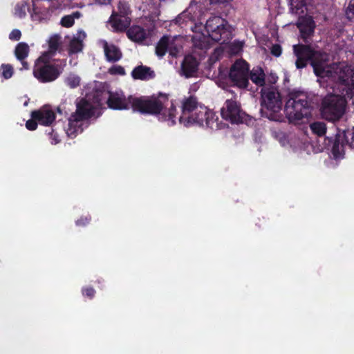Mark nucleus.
<instances>
[{
  "label": "nucleus",
  "instance_id": "49530a36",
  "mask_svg": "<svg viewBox=\"0 0 354 354\" xmlns=\"http://www.w3.org/2000/svg\"><path fill=\"white\" fill-rule=\"evenodd\" d=\"M227 0H210L212 4L223 3L226 2Z\"/></svg>",
  "mask_w": 354,
  "mask_h": 354
},
{
  "label": "nucleus",
  "instance_id": "c9c22d12",
  "mask_svg": "<svg viewBox=\"0 0 354 354\" xmlns=\"http://www.w3.org/2000/svg\"><path fill=\"white\" fill-rule=\"evenodd\" d=\"M83 296L88 297L90 299H93L95 295V290L93 287L87 286L82 289Z\"/></svg>",
  "mask_w": 354,
  "mask_h": 354
},
{
  "label": "nucleus",
  "instance_id": "39448f33",
  "mask_svg": "<svg viewBox=\"0 0 354 354\" xmlns=\"http://www.w3.org/2000/svg\"><path fill=\"white\" fill-rule=\"evenodd\" d=\"M261 112L268 118L279 120L282 110V100L277 86L266 84L261 88Z\"/></svg>",
  "mask_w": 354,
  "mask_h": 354
},
{
  "label": "nucleus",
  "instance_id": "603ef678",
  "mask_svg": "<svg viewBox=\"0 0 354 354\" xmlns=\"http://www.w3.org/2000/svg\"><path fill=\"white\" fill-rule=\"evenodd\" d=\"M248 82V80H246V79L245 78V84H244L245 88L247 87Z\"/></svg>",
  "mask_w": 354,
  "mask_h": 354
},
{
  "label": "nucleus",
  "instance_id": "a18cd8bd",
  "mask_svg": "<svg viewBox=\"0 0 354 354\" xmlns=\"http://www.w3.org/2000/svg\"><path fill=\"white\" fill-rule=\"evenodd\" d=\"M278 77L275 75H270V77L268 79V80L272 83V84H274L277 80Z\"/></svg>",
  "mask_w": 354,
  "mask_h": 354
},
{
  "label": "nucleus",
  "instance_id": "f257e3e1",
  "mask_svg": "<svg viewBox=\"0 0 354 354\" xmlns=\"http://www.w3.org/2000/svg\"><path fill=\"white\" fill-rule=\"evenodd\" d=\"M130 100L133 112L145 115L156 116L160 121L167 122L169 126L176 124L177 109L174 101H171L169 108L166 107L169 102L168 94L158 93L157 95L140 97L131 95Z\"/></svg>",
  "mask_w": 354,
  "mask_h": 354
},
{
  "label": "nucleus",
  "instance_id": "ea45409f",
  "mask_svg": "<svg viewBox=\"0 0 354 354\" xmlns=\"http://www.w3.org/2000/svg\"><path fill=\"white\" fill-rule=\"evenodd\" d=\"M21 32L18 29H14L9 35V39L13 41H19L21 39Z\"/></svg>",
  "mask_w": 354,
  "mask_h": 354
},
{
  "label": "nucleus",
  "instance_id": "473e14b6",
  "mask_svg": "<svg viewBox=\"0 0 354 354\" xmlns=\"http://www.w3.org/2000/svg\"><path fill=\"white\" fill-rule=\"evenodd\" d=\"M75 23L74 17L73 16L65 15L61 19L60 24L65 28H70L73 26Z\"/></svg>",
  "mask_w": 354,
  "mask_h": 354
},
{
  "label": "nucleus",
  "instance_id": "58836bf2",
  "mask_svg": "<svg viewBox=\"0 0 354 354\" xmlns=\"http://www.w3.org/2000/svg\"><path fill=\"white\" fill-rule=\"evenodd\" d=\"M282 53V48L279 44H273L270 48V53L274 57H279Z\"/></svg>",
  "mask_w": 354,
  "mask_h": 354
},
{
  "label": "nucleus",
  "instance_id": "f704fd0d",
  "mask_svg": "<svg viewBox=\"0 0 354 354\" xmlns=\"http://www.w3.org/2000/svg\"><path fill=\"white\" fill-rule=\"evenodd\" d=\"M311 0H290V5L296 9H299L310 3Z\"/></svg>",
  "mask_w": 354,
  "mask_h": 354
},
{
  "label": "nucleus",
  "instance_id": "7c9ffc66",
  "mask_svg": "<svg viewBox=\"0 0 354 354\" xmlns=\"http://www.w3.org/2000/svg\"><path fill=\"white\" fill-rule=\"evenodd\" d=\"M66 84L71 88L77 87L80 84V78L75 75H70L65 81Z\"/></svg>",
  "mask_w": 354,
  "mask_h": 354
},
{
  "label": "nucleus",
  "instance_id": "6ab92c4d",
  "mask_svg": "<svg viewBox=\"0 0 354 354\" xmlns=\"http://www.w3.org/2000/svg\"><path fill=\"white\" fill-rule=\"evenodd\" d=\"M103 48L106 59L109 62H116L122 57V53L119 47L113 44H109L107 41H104Z\"/></svg>",
  "mask_w": 354,
  "mask_h": 354
},
{
  "label": "nucleus",
  "instance_id": "cd10ccee",
  "mask_svg": "<svg viewBox=\"0 0 354 354\" xmlns=\"http://www.w3.org/2000/svg\"><path fill=\"white\" fill-rule=\"evenodd\" d=\"M312 131L319 136H324L326 132V125L322 122H313L310 125Z\"/></svg>",
  "mask_w": 354,
  "mask_h": 354
},
{
  "label": "nucleus",
  "instance_id": "4be33fe9",
  "mask_svg": "<svg viewBox=\"0 0 354 354\" xmlns=\"http://www.w3.org/2000/svg\"><path fill=\"white\" fill-rule=\"evenodd\" d=\"M126 33L130 40L136 43L143 41L147 36L145 29L136 25L129 27Z\"/></svg>",
  "mask_w": 354,
  "mask_h": 354
},
{
  "label": "nucleus",
  "instance_id": "c756f323",
  "mask_svg": "<svg viewBox=\"0 0 354 354\" xmlns=\"http://www.w3.org/2000/svg\"><path fill=\"white\" fill-rule=\"evenodd\" d=\"M1 76L6 79L12 77L14 73V68L10 64H2L0 67Z\"/></svg>",
  "mask_w": 354,
  "mask_h": 354
},
{
  "label": "nucleus",
  "instance_id": "4c0bfd02",
  "mask_svg": "<svg viewBox=\"0 0 354 354\" xmlns=\"http://www.w3.org/2000/svg\"><path fill=\"white\" fill-rule=\"evenodd\" d=\"M91 221V216L90 215L82 216L75 221V224L77 226L84 227L88 225Z\"/></svg>",
  "mask_w": 354,
  "mask_h": 354
},
{
  "label": "nucleus",
  "instance_id": "bb28decb",
  "mask_svg": "<svg viewBox=\"0 0 354 354\" xmlns=\"http://www.w3.org/2000/svg\"><path fill=\"white\" fill-rule=\"evenodd\" d=\"M60 37L57 35H55L51 37L48 40V52L45 53L46 57H48V55H54L57 50L59 44H60Z\"/></svg>",
  "mask_w": 354,
  "mask_h": 354
},
{
  "label": "nucleus",
  "instance_id": "c85d7f7f",
  "mask_svg": "<svg viewBox=\"0 0 354 354\" xmlns=\"http://www.w3.org/2000/svg\"><path fill=\"white\" fill-rule=\"evenodd\" d=\"M243 48V41H234L228 46V53L230 56L236 55Z\"/></svg>",
  "mask_w": 354,
  "mask_h": 354
},
{
  "label": "nucleus",
  "instance_id": "412c9836",
  "mask_svg": "<svg viewBox=\"0 0 354 354\" xmlns=\"http://www.w3.org/2000/svg\"><path fill=\"white\" fill-rule=\"evenodd\" d=\"M131 74L134 80H151L156 76L154 71L150 67L143 65L135 67Z\"/></svg>",
  "mask_w": 354,
  "mask_h": 354
},
{
  "label": "nucleus",
  "instance_id": "dca6fc26",
  "mask_svg": "<svg viewBox=\"0 0 354 354\" xmlns=\"http://www.w3.org/2000/svg\"><path fill=\"white\" fill-rule=\"evenodd\" d=\"M197 97L191 95L183 100L182 102L181 111L182 113L179 118V122H185L187 115H191L195 111L199 109Z\"/></svg>",
  "mask_w": 354,
  "mask_h": 354
},
{
  "label": "nucleus",
  "instance_id": "f03ea898",
  "mask_svg": "<svg viewBox=\"0 0 354 354\" xmlns=\"http://www.w3.org/2000/svg\"><path fill=\"white\" fill-rule=\"evenodd\" d=\"M66 65V59L50 62L46 54H43L35 61L33 75L39 82H51L60 76Z\"/></svg>",
  "mask_w": 354,
  "mask_h": 354
},
{
  "label": "nucleus",
  "instance_id": "4468645a",
  "mask_svg": "<svg viewBox=\"0 0 354 354\" xmlns=\"http://www.w3.org/2000/svg\"><path fill=\"white\" fill-rule=\"evenodd\" d=\"M30 116L38 120L43 126H50L55 120V113L50 105H44L37 110L31 112Z\"/></svg>",
  "mask_w": 354,
  "mask_h": 354
},
{
  "label": "nucleus",
  "instance_id": "423d86ee",
  "mask_svg": "<svg viewBox=\"0 0 354 354\" xmlns=\"http://www.w3.org/2000/svg\"><path fill=\"white\" fill-rule=\"evenodd\" d=\"M317 76L330 77L334 81L349 86L351 91L354 89V71L346 63H333L328 65L324 62Z\"/></svg>",
  "mask_w": 354,
  "mask_h": 354
},
{
  "label": "nucleus",
  "instance_id": "2f4dec72",
  "mask_svg": "<svg viewBox=\"0 0 354 354\" xmlns=\"http://www.w3.org/2000/svg\"><path fill=\"white\" fill-rule=\"evenodd\" d=\"M109 73L112 75H124L126 74L124 67L120 65H113L109 68Z\"/></svg>",
  "mask_w": 354,
  "mask_h": 354
},
{
  "label": "nucleus",
  "instance_id": "a878e982",
  "mask_svg": "<svg viewBox=\"0 0 354 354\" xmlns=\"http://www.w3.org/2000/svg\"><path fill=\"white\" fill-rule=\"evenodd\" d=\"M118 11L116 15L120 17H126L131 15V10L129 4L124 0H120L117 6Z\"/></svg>",
  "mask_w": 354,
  "mask_h": 354
},
{
  "label": "nucleus",
  "instance_id": "b1692460",
  "mask_svg": "<svg viewBox=\"0 0 354 354\" xmlns=\"http://www.w3.org/2000/svg\"><path fill=\"white\" fill-rule=\"evenodd\" d=\"M169 42V37L167 35L162 36L156 46V54L158 57L162 58L165 55Z\"/></svg>",
  "mask_w": 354,
  "mask_h": 354
},
{
  "label": "nucleus",
  "instance_id": "e433bc0d",
  "mask_svg": "<svg viewBox=\"0 0 354 354\" xmlns=\"http://www.w3.org/2000/svg\"><path fill=\"white\" fill-rule=\"evenodd\" d=\"M38 120L35 119L33 117L26 121V127L29 131H35L38 127Z\"/></svg>",
  "mask_w": 354,
  "mask_h": 354
},
{
  "label": "nucleus",
  "instance_id": "5701e85b",
  "mask_svg": "<svg viewBox=\"0 0 354 354\" xmlns=\"http://www.w3.org/2000/svg\"><path fill=\"white\" fill-rule=\"evenodd\" d=\"M110 91L107 90L104 85L95 88L93 91V102L98 105H102L104 102L106 103Z\"/></svg>",
  "mask_w": 354,
  "mask_h": 354
},
{
  "label": "nucleus",
  "instance_id": "a19ab883",
  "mask_svg": "<svg viewBox=\"0 0 354 354\" xmlns=\"http://www.w3.org/2000/svg\"><path fill=\"white\" fill-rule=\"evenodd\" d=\"M82 44L79 41H72L71 43V49L74 53H77L82 50Z\"/></svg>",
  "mask_w": 354,
  "mask_h": 354
},
{
  "label": "nucleus",
  "instance_id": "aec40b11",
  "mask_svg": "<svg viewBox=\"0 0 354 354\" xmlns=\"http://www.w3.org/2000/svg\"><path fill=\"white\" fill-rule=\"evenodd\" d=\"M29 52V46L26 43L20 42L17 44L14 53L17 59L20 61L22 64V68L21 70L29 69V64L26 61V57L28 56Z\"/></svg>",
  "mask_w": 354,
  "mask_h": 354
},
{
  "label": "nucleus",
  "instance_id": "72a5a7b5",
  "mask_svg": "<svg viewBox=\"0 0 354 354\" xmlns=\"http://www.w3.org/2000/svg\"><path fill=\"white\" fill-rule=\"evenodd\" d=\"M26 4H17L15 6V15L19 17V18H24L26 15Z\"/></svg>",
  "mask_w": 354,
  "mask_h": 354
},
{
  "label": "nucleus",
  "instance_id": "864d4df0",
  "mask_svg": "<svg viewBox=\"0 0 354 354\" xmlns=\"http://www.w3.org/2000/svg\"><path fill=\"white\" fill-rule=\"evenodd\" d=\"M57 111L58 113H62V110H61L60 107H57Z\"/></svg>",
  "mask_w": 354,
  "mask_h": 354
},
{
  "label": "nucleus",
  "instance_id": "8fccbe9b",
  "mask_svg": "<svg viewBox=\"0 0 354 354\" xmlns=\"http://www.w3.org/2000/svg\"><path fill=\"white\" fill-rule=\"evenodd\" d=\"M244 65H245V71H248L249 70V65H248V64L246 62H245Z\"/></svg>",
  "mask_w": 354,
  "mask_h": 354
},
{
  "label": "nucleus",
  "instance_id": "c03bdc74",
  "mask_svg": "<svg viewBox=\"0 0 354 354\" xmlns=\"http://www.w3.org/2000/svg\"><path fill=\"white\" fill-rule=\"evenodd\" d=\"M95 1L101 5H107L111 3V0H95Z\"/></svg>",
  "mask_w": 354,
  "mask_h": 354
},
{
  "label": "nucleus",
  "instance_id": "6e6552de",
  "mask_svg": "<svg viewBox=\"0 0 354 354\" xmlns=\"http://www.w3.org/2000/svg\"><path fill=\"white\" fill-rule=\"evenodd\" d=\"M346 104L347 102L344 97L334 94L327 95L322 101V117L328 121H338L344 115Z\"/></svg>",
  "mask_w": 354,
  "mask_h": 354
},
{
  "label": "nucleus",
  "instance_id": "37998d69",
  "mask_svg": "<svg viewBox=\"0 0 354 354\" xmlns=\"http://www.w3.org/2000/svg\"><path fill=\"white\" fill-rule=\"evenodd\" d=\"M348 10L350 12H352L354 15V0H351L349 6L348 7Z\"/></svg>",
  "mask_w": 354,
  "mask_h": 354
},
{
  "label": "nucleus",
  "instance_id": "20e7f679",
  "mask_svg": "<svg viewBox=\"0 0 354 354\" xmlns=\"http://www.w3.org/2000/svg\"><path fill=\"white\" fill-rule=\"evenodd\" d=\"M95 108L94 105L85 98H81L76 103V111L68 118L66 133L71 138L83 131L82 122L94 116Z\"/></svg>",
  "mask_w": 354,
  "mask_h": 354
},
{
  "label": "nucleus",
  "instance_id": "393cba45",
  "mask_svg": "<svg viewBox=\"0 0 354 354\" xmlns=\"http://www.w3.org/2000/svg\"><path fill=\"white\" fill-rule=\"evenodd\" d=\"M250 78L257 85L263 86L266 85L265 74L261 68L257 67V68H253L250 73Z\"/></svg>",
  "mask_w": 354,
  "mask_h": 354
},
{
  "label": "nucleus",
  "instance_id": "0eeeda50",
  "mask_svg": "<svg viewBox=\"0 0 354 354\" xmlns=\"http://www.w3.org/2000/svg\"><path fill=\"white\" fill-rule=\"evenodd\" d=\"M294 53L297 57L295 62L297 68H303L306 66L307 61L310 60L316 75L327 60V55L315 51L309 45L297 44L293 46Z\"/></svg>",
  "mask_w": 354,
  "mask_h": 354
},
{
  "label": "nucleus",
  "instance_id": "5fc2aeb1",
  "mask_svg": "<svg viewBox=\"0 0 354 354\" xmlns=\"http://www.w3.org/2000/svg\"><path fill=\"white\" fill-rule=\"evenodd\" d=\"M217 53H218V50H215L213 55H215Z\"/></svg>",
  "mask_w": 354,
  "mask_h": 354
},
{
  "label": "nucleus",
  "instance_id": "a211bd4d",
  "mask_svg": "<svg viewBox=\"0 0 354 354\" xmlns=\"http://www.w3.org/2000/svg\"><path fill=\"white\" fill-rule=\"evenodd\" d=\"M198 62L196 58L192 55H186L181 64L183 74L186 77H190L197 72Z\"/></svg>",
  "mask_w": 354,
  "mask_h": 354
},
{
  "label": "nucleus",
  "instance_id": "de8ad7c7",
  "mask_svg": "<svg viewBox=\"0 0 354 354\" xmlns=\"http://www.w3.org/2000/svg\"><path fill=\"white\" fill-rule=\"evenodd\" d=\"M71 15V16H73V17H74V19H75V18H76V19L80 18V17L81 14H80V12L76 11V12H73V14H72V15Z\"/></svg>",
  "mask_w": 354,
  "mask_h": 354
},
{
  "label": "nucleus",
  "instance_id": "2eb2a0df",
  "mask_svg": "<svg viewBox=\"0 0 354 354\" xmlns=\"http://www.w3.org/2000/svg\"><path fill=\"white\" fill-rule=\"evenodd\" d=\"M297 27L299 29L301 37L306 43L309 42V39L314 33L315 24L313 18L310 17H304L301 19L297 24Z\"/></svg>",
  "mask_w": 354,
  "mask_h": 354
},
{
  "label": "nucleus",
  "instance_id": "9d476101",
  "mask_svg": "<svg viewBox=\"0 0 354 354\" xmlns=\"http://www.w3.org/2000/svg\"><path fill=\"white\" fill-rule=\"evenodd\" d=\"M204 123L206 127L210 129H214V127H217L218 124L214 119V114L207 109V107L200 106L197 111H195L191 115H187L185 122H180L186 127H189L193 125L204 126Z\"/></svg>",
  "mask_w": 354,
  "mask_h": 354
},
{
  "label": "nucleus",
  "instance_id": "f3484780",
  "mask_svg": "<svg viewBox=\"0 0 354 354\" xmlns=\"http://www.w3.org/2000/svg\"><path fill=\"white\" fill-rule=\"evenodd\" d=\"M109 22L115 32H122L129 28L131 24V19L126 17H120L116 15V11H113L109 17Z\"/></svg>",
  "mask_w": 354,
  "mask_h": 354
},
{
  "label": "nucleus",
  "instance_id": "79ce46f5",
  "mask_svg": "<svg viewBox=\"0 0 354 354\" xmlns=\"http://www.w3.org/2000/svg\"><path fill=\"white\" fill-rule=\"evenodd\" d=\"M49 135H50V137L52 138V140L54 141V142H52V143H57L58 142V138H57V136L55 135L53 136V129H51V131L50 133H48Z\"/></svg>",
  "mask_w": 354,
  "mask_h": 354
},
{
  "label": "nucleus",
  "instance_id": "3c124183",
  "mask_svg": "<svg viewBox=\"0 0 354 354\" xmlns=\"http://www.w3.org/2000/svg\"><path fill=\"white\" fill-rule=\"evenodd\" d=\"M247 118H249L250 120H251L250 115L245 114V118H244L245 122L247 121Z\"/></svg>",
  "mask_w": 354,
  "mask_h": 354
},
{
  "label": "nucleus",
  "instance_id": "09e8293b",
  "mask_svg": "<svg viewBox=\"0 0 354 354\" xmlns=\"http://www.w3.org/2000/svg\"><path fill=\"white\" fill-rule=\"evenodd\" d=\"M181 20H182V17L180 16H178L176 19H175V23L176 24H181Z\"/></svg>",
  "mask_w": 354,
  "mask_h": 354
},
{
  "label": "nucleus",
  "instance_id": "ddd939ff",
  "mask_svg": "<svg viewBox=\"0 0 354 354\" xmlns=\"http://www.w3.org/2000/svg\"><path fill=\"white\" fill-rule=\"evenodd\" d=\"M228 79L233 86L240 90L243 88V59H236L228 71Z\"/></svg>",
  "mask_w": 354,
  "mask_h": 354
},
{
  "label": "nucleus",
  "instance_id": "9b49d317",
  "mask_svg": "<svg viewBox=\"0 0 354 354\" xmlns=\"http://www.w3.org/2000/svg\"><path fill=\"white\" fill-rule=\"evenodd\" d=\"M221 115L223 120L231 124L243 123L241 104L234 99L227 100L221 109Z\"/></svg>",
  "mask_w": 354,
  "mask_h": 354
},
{
  "label": "nucleus",
  "instance_id": "f8f14e48",
  "mask_svg": "<svg viewBox=\"0 0 354 354\" xmlns=\"http://www.w3.org/2000/svg\"><path fill=\"white\" fill-rule=\"evenodd\" d=\"M106 101L107 106L113 110H129L131 109L130 95L127 97L122 91H111Z\"/></svg>",
  "mask_w": 354,
  "mask_h": 354
},
{
  "label": "nucleus",
  "instance_id": "1a4fd4ad",
  "mask_svg": "<svg viewBox=\"0 0 354 354\" xmlns=\"http://www.w3.org/2000/svg\"><path fill=\"white\" fill-rule=\"evenodd\" d=\"M226 24L227 21L224 19L218 16H214L207 21L205 30L213 41L223 44L231 38V32Z\"/></svg>",
  "mask_w": 354,
  "mask_h": 354
},
{
  "label": "nucleus",
  "instance_id": "7ed1b4c3",
  "mask_svg": "<svg viewBox=\"0 0 354 354\" xmlns=\"http://www.w3.org/2000/svg\"><path fill=\"white\" fill-rule=\"evenodd\" d=\"M284 111L288 121L296 123L310 113V105L308 96L303 92H292L288 95Z\"/></svg>",
  "mask_w": 354,
  "mask_h": 354
}]
</instances>
